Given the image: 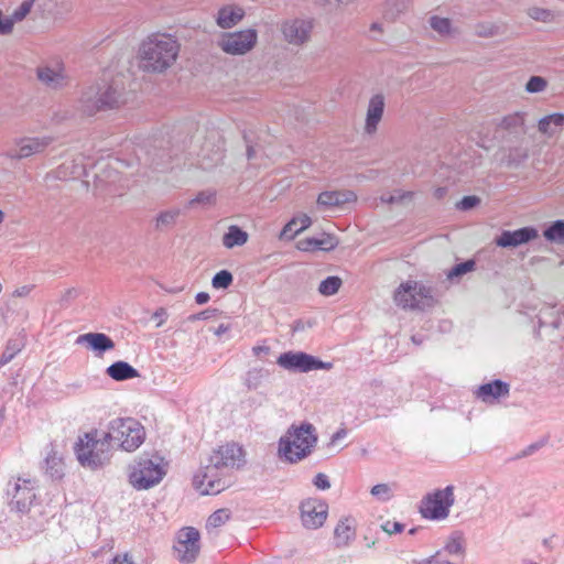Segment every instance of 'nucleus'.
I'll list each match as a JSON object with an SVG mask.
<instances>
[{
  "instance_id": "nucleus-1",
  "label": "nucleus",
  "mask_w": 564,
  "mask_h": 564,
  "mask_svg": "<svg viewBox=\"0 0 564 564\" xmlns=\"http://www.w3.org/2000/svg\"><path fill=\"white\" fill-rule=\"evenodd\" d=\"M245 451L236 443L219 446L209 456V464L193 478V486L202 495H217L230 487L225 473L239 469L245 465Z\"/></svg>"
},
{
  "instance_id": "nucleus-2",
  "label": "nucleus",
  "mask_w": 564,
  "mask_h": 564,
  "mask_svg": "<svg viewBox=\"0 0 564 564\" xmlns=\"http://www.w3.org/2000/svg\"><path fill=\"white\" fill-rule=\"evenodd\" d=\"M180 45L165 34H153L139 48L141 68L148 73H163L176 59Z\"/></svg>"
},
{
  "instance_id": "nucleus-3",
  "label": "nucleus",
  "mask_w": 564,
  "mask_h": 564,
  "mask_svg": "<svg viewBox=\"0 0 564 564\" xmlns=\"http://www.w3.org/2000/svg\"><path fill=\"white\" fill-rule=\"evenodd\" d=\"M75 456L84 468L97 470L110 463L112 445L106 432L94 429L79 436L74 445Z\"/></svg>"
},
{
  "instance_id": "nucleus-4",
  "label": "nucleus",
  "mask_w": 564,
  "mask_h": 564,
  "mask_svg": "<svg viewBox=\"0 0 564 564\" xmlns=\"http://www.w3.org/2000/svg\"><path fill=\"white\" fill-rule=\"evenodd\" d=\"M79 102L84 113L94 116L119 107L121 93L112 84H96L83 90Z\"/></svg>"
},
{
  "instance_id": "nucleus-5",
  "label": "nucleus",
  "mask_w": 564,
  "mask_h": 564,
  "mask_svg": "<svg viewBox=\"0 0 564 564\" xmlns=\"http://www.w3.org/2000/svg\"><path fill=\"white\" fill-rule=\"evenodd\" d=\"M106 437L126 452H134L145 440L144 426L134 417H117L108 424Z\"/></svg>"
},
{
  "instance_id": "nucleus-6",
  "label": "nucleus",
  "mask_w": 564,
  "mask_h": 564,
  "mask_svg": "<svg viewBox=\"0 0 564 564\" xmlns=\"http://www.w3.org/2000/svg\"><path fill=\"white\" fill-rule=\"evenodd\" d=\"M394 302L402 308L424 310L434 304L432 288L417 281L408 280L400 284L394 292Z\"/></svg>"
},
{
  "instance_id": "nucleus-7",
  "label": "nucleus",
  "mask_w": 564,
  "mask_h": 564,
  "mask_svg": "<svg viewBox=\"0 0 564 564\" xmlns=\"http://www.w3.org/2000/svg\"><path fill=\"white\" fill-rule=\"evenodd\" d=\"M6 497L10 511L21 514L28 513L36 500L34 481L20 477L9 480Z\"/></svg>"
},
{
  "instance_id": "nucleus-8",
  "label": "nucleus",
  "mask_w": 564,
  "mask_h": 564,
  "mask_svg": "<svg viewBox=\"0 0 564 564\" xmlns=\"http://www.w3.org/2000/svg\"><path fill=\"white\" fill-rule=\"evenodd\" d=\"M455 502L454 486L436 489L422 499L420 512L424 519L443 520L448 517L449 509Z\"/></svg>"
},
{
  "instance_id": "nucleus-9",
  "label": "nucleus",
  "mask_w": 564,
  "mask_h": 564,
  "mask_svg": "<svg viewBox=\"0 0 564 564\" xmlns=\"http://www.w3.org/2000/svg\"><path fill=\"white\" fill-rule=\"evenodd\" d=\"M276 364L291 372L306 373L313 370H330L333 362L323 361L318 357L310 355L305 351H285L282 352Z\"/></svg>"
},
{
  "instance_id": "nucleus-10",
  "label": "nucleus",
  "mask_w": 564,
  "mask_h": 564,
  "mask_svg": "<svg viewBox=\"0 0 564 564\" xmlns=\"http://www.w3.org/2000/svg\"><path fill=\"white\" fill-rule=\"evenodd\" d=\"M258 32L254 29H247L225 33L220 41V48L230 55H243L250 52L257 44Z\"/></svg>"
},
{
  "instance_id": "nucleus-11",
  "label": "nucleus",
  "mask_w": 564,
  "mask_h": 564,
  "mask_svg": "<svg viewBox=\"0 0 564 564\" xmlns=\"http://www.w3.org/2000/svg\"><path fill=\"white\" fill-rule=\"evenodd\" d=\"M200 534L196 528L185 527L177 533V541L173 549L176 558L182 563H192L198 556Z\"/></svg>"
},
{
  "instance_id": "nucleus-12",
  "label": "nucleus",
  "mask_w": 564,
  "mask_h": 564,
  "mask_svg": "<svg viewBox=\"0 0 564 564\" xmlns=\"http://www.w3.org/2000/svg\"><path fill=\"white\" fill-rule=\"evenodd\" d=\"M139 469L130 474V482L137 490H147L158 485L164 477L165 470L152 459H141Z\"/></svg>"
},
{
  "instance_id": "nucleus-13",
  "label": "nucleus",
  "mask_w": 564,
  "mask_h": 564,
  "mask_svg": "<svg viewBox=\"0 0 564 564\" xmlns=\"http://www.w3.org/2000/svg\"><path fill=\"white\" fill-rule=\"evenodd\" d=\"M288 434L295 437V441L299 442V446H302L301 451L295 452V456L292 458L288 456V462L291 464L297 463L307 457L317 442L315 427L311 423H302L300 426L292 425L288 431Z\"/></svg>"
},
{
  "instance_id": "nucleus-14",
  "label": "nucleus",
  "mask_w": 564,
  "mask_h": 564,
  "mask_svg": "<svg viewBox=\"0 0 564 564\" xmlns=\"http://www.w3.org/2000/svg\"><path fill=\"white\" fill-rule=\"evenodd\" d=\"M302 523L307 529L321 528L328 514V505L325 500L317 498H307L301 502Z\"/></svg>"
},
{
  "instance_id": "nucleus-15",
  "label": "nucleus",
  "mask_w": 564,
  "mask_h": 564,
  "mask_svg": "<svg viewBox=\"0 0 564 564\" xmlns=\"http://www.w3.org/2000/svg\"><path fill=\"white\" fill-rule=\"evenodd\" d=\"M538 237L539 231L535 227L525 226L516 230H502L495 239V242L500 248H517L536 239Z\"/></svg>"
},
{
  "instance_id": "nucleus-16",
  "label": "nucleus",
  "mask_w": 564,
  "mask_h": 564,
  "mask_svg": "<svg viewBox=\"0 0 564 564\" xmlns=\"http://www.w3.org/2000/svg\"><path fill=\"white\" fill-rule=\"evenodd\" d=\"M313 24L302 19L288 20L282 24L281 31L286 42L301 45L310 39Z\"/></svg>"
},
{
  "instance_id": "nucleus-17",
  "label": "nucleus",
  "mask_w": 564,
  "mask_h": 564,
  "mask_svg": "<svg viewBox=\"0 0 564 564\" xmlns=\"http://www.w3.org/2000/svg\"><path fill=\"white\" fill-rule=\"evenodd\" d=\"M510 384L503 380L495 379L490 382L480 384L476 391L479 400L487 404L496 403L500 398L509 395Z\"/></svg>"
},
{
  "instance_id": "nucleus-18",
  "label": "nucleus",
  "mask_w": 564,
  "mask_h": 564,
  "mask_svg": "<svg viewBox=\"0 0 564 564\" xmlns=\"http://www.w3.org/2000/svg\"><path fill=\"white\" fill-rule=\"evenodd\" d=\"M77 345H86L87 349L101 357L106 351L115 348V341L104 333H86L76 339Z\"/></svg>"
},
{
  "instance_id": "nucleus-19",
  "label": "nucleus",
  "mask_w": 564,
  "mask_h": 564,
  "mask_svg": "<svg viewBox=\"0 0 564 564\" xmlns=\"http://www.w3.org/2000/svg\"><path fill=\"white\" fill-rule=\"evenodd\" d=\"M384 107L386 102L382 94H376L369 99L365 121V132L367 134L377 132L378 124L383 117Z\"/></svg>"
},
{
  "instance_id": "nucleus-20",
  "label": "nucleus",
  "mask_w": 564,
  "mask_h": 564,
  "mask_svg": "<svg viewBox=\"0 0 564 564\" xmlns=\"http://www.w3.org/2000/svg\"><path fill=\"white\" fill-rule=\"evenodd\" d=\"M339 243L335 235L323 232L319 237H308L299 242V249L302 251H332Z\"/></svg>"
},
{
  "instance_id": "nucleus-21",
  "label": "nucleus",
  "mask_w": 564,
  "mask_h": 564,
  "mask_svg": "<svg viewBox=\"0 0 564 564\" xmlns=\"http://www.w3.org/2000/svg\"><path fill=\"white\" fill-rule=\"evenodd\" d=\"M53 142L52 137L23 138L18 143L17 156L29 158L42 153Z\"/></svg>"
},
{
  "instance_id": "nucleus-22",
  "label": "nucleus",
  "mask_w": 564,
  "mask_h": 564,
  "mask_svg": "<svg viewBox=\"0 0 564 564\" xmlns=\"http://www.w3.org/2000/svg\"><path fill=\"white\" fill-rule=\"evenodd\" d=\"M356 199L357 195L352 191H325L318 195L317 204L330 208L356 202Z\"/></svg>"
},
{
  "instance_id": "nucleus-23",
  "label": "nucleus",
  "mask_w": 564,
  "mask_h": 564,
  "mask_svg": "<svg viewBox=\"0 0 564 564\" xmlns=\"http://www.w3.org/2000/svg\"><path fill=\"white\" fill-rule=\"evenodd\" d=\"M356 538L355 519L345 517L340 519L334 530V540L337 547H346Z\"/></svg>"
},
{
  "instance_id": "nucleus-24",
  "label": "nucleus",
  "mask_w": 564,
  "mask_h": 564,
  "mask_svg": "<svg viewBox=\"0 0 564 564\" xmlns=\"http://www.w3.org/2000/svg\"><path fill=\"white\" fill-rule=\"evenodd\" d=\"M106 375L118 382L140 377L139 370L123 360L115 361L108 366L106 369Z\"/></svg>"
},
{
  "instance_id": "nucleus-25",
  "label": "nucleus",
  "mask_w": 564,
  "mask_h": 564,
  "mask_svg": "<svg viewBox=\"0 0 564 564\" xmlns=\"http://www.w3.org/2000/svg\"><path fill=\"white\" fill-rule=\"evenodd\" d=\"M245 17L243 9L239 7L225 6L218 10L216 22L221 29H231Z\"/></svg>"
},
{
  "instance_id": "nucleus-26",
  "label": "nucleus",
  "mask_w": 564,
  "mask_h": 564,
  "mask_svg": "<svg viewBox=\"0 0 564 564\" xmlns=\"http://www.w3.org/2000/svg\"><path fill=\"white\" fill-rule=\"evenodd\" d=\"M45 475L53 480H59L64 476V462L54 448L47 452L44 459Z\"/></svg>"
},
{
  "instance_id": "nucleus-27",
  "label": "nucleus",
  "mask_w": 564,
  "mask_h": 564,
  "mask_svg": "<svg viewBox=\"0 0 564 564\" xmlns=\"http://www.w3.org/2000/svg\"><path fill=\"white\" fill-rule=\"evenodd\" d=\"M271 372L263 367H254L249 369L243 377V384L248 390H257L265 381L269 380Z\"/></svg>"
},
{
  "instance_id": "nucleus-28",
  "label": "nucleus",
  "mask_w": 564,
  "mask_h": 564,
  "mask_svg": "<svg viewBox=\"0 0 564 564\" xmlns=\"http://www.w3.org/2000/svg\"><path fill=\"white\" fill-rule=\"evenodd\" d=\"M249 235L247 231L237 225H231L228 227L227 232L223 236V245L227 249H232L235 247L243 246L247 243Z\"/></svg>"
},
{
  "instance_id": "nucleus-29",
  "label": "nucleus",
  "mask_w": 564,
  "mask_h": 564,
  "mask_svg": "<svg viewBox=\"0 0 564 564\" xmlns=\"http://www.w3.org/2000/svg\"><path fill=\"white\" fill-rule=\"evenodd\" d=\"M37 78L50 87L58 88L65 84L63 69H54L48 66L37 68Z\"/></svg>"
},
{
  "instance_id": "nucleus-30",
  "label": "nucleus",
  "mask_w": 564,
  "mask_h": 564,
  "mask_svg": "<svg viewBox=\"0 0 564 564\" xmlns=\"http://www.w3.org/2000/svg\"><path fill=\"white\" fill-rule=\"evenodd\" d=\"M562 128L564 127V113L554 112L541 118L538 122V129L541 133L553 135L555 133V129L552 128Z\"/></svg>"
},
{
  "instance_id": "nucleus-31",
  "label": "nucleus",
  "mask_w": 564,
  "mask_h": 564,
  "mask_svg": "<svg viewBox=\"0 0 564 564\" xmlns=\"http://www.w3.org/2000/svg\"><path fill=\"white\" fill-rule=\"evenodd\" d=\"M525 112L517 111L501 118L498 127L502 130L517 133L523 130Z\"/></svg>"
},
{
  "instance_id": "nucleus-32",
  "label": "nucleus",
  "mask_w": 564,
  "mask_h": 564,
  "mask_svg": "<svg viewBox=\"0 0 564 564\" xmlns=\"http://www.w3.org/2000/svg\"><path fill=\"white\" fill-rule=\"evenodd\" d=\"M544 238L552 242L564 245V219H557L552 221L544 230Z\"/></svg>"
},
{
  "instance_id": "nucleus-33",
  "label": "nucleus",
  "mask_w": 564,
  "mask_h": 564,
  "mask_svg": "<svg viewBox=\"0 0 564 564\" xmlns=\"http://www.w3.org/2000/svg\"><path fill=\"white\" fill-rule=\"evenodd\" d=\"M23 346V341L19 338L9 339L0 356V368L9 364L22 350Z\"/></svg>"
},
{
  "instance_id": "nucleus-34",
  "label": "nucleus",
  "mask_w": 564,
  "mask_h": 564,
  "mask_svg": "<svg viewBox=\"0 0 564 564\" xmlns=\"http://www.w3.org/2000/svg\"><path fill=\"white\" fill-rule=\"evenodd\" d=\"M180 215L181 209L178 208L161 212L156 216L155 228L158 230H163L174 226Z\"/></svg>"
},
{
  "instance_id": "nucleus-35",
  "label": "nucleus",
  "mask_w": 564,
  "mask_h": 564,
  "mask_svg": "<svg viewBox=\"0 0 564 564\" xmlns=\"http://www.w3.org/2000/svg\"><path fill=\"white\" fill-rule=\"evenodd\" d=\"M292 436H282L279 441V455L283 457L288 462V456L293 457L295 456L296 451H301L302 446H299V442L295 441V437L293 440Z\"/></svg>"
},
{
  "instance_id": "nucleus-36",
  "label": "nucleus",
  "mask_w": 564,
  "mask_h": 564,
  "mask_svg": "<svg viewBox=\"0 0 564 564\" xmlns=\"http://www.w3.org/2000/svg\"><path fill=\"white\" fill-rule=\"evenodd\" d=\"M445 551L448 554H464L465 553V545H464V538L463 534L458 531L453 532L444 547L442 549V552Z\"/></svg>"
},
{
  "instance_id": "nucleus-37",
  "label": "nucleus",
  "mask_w": 564,
  "mask_h": 564,
  "mask_svg": "<svg viewBox=\"0 0 564 564\" xmlns=\"http://www.w3.org/2000/svg\"><path fill=\"white\" fill-rule=\"evenodd\" d=\"M341 284L343 281L339 276L330 275L319 283L318 292L324 296H332L339 291Z\"/></svg>"
},
{
  "instance_id": "nucleus-38",
  "label": "nucleus",
  "mask_w": 564,
  "mask_h": 564,
  "mask_svg": "<svg viewBox=\"0 0 564 564\" xmlns=\"http://www.w3.org/2000/svg\"><path fill=\"white\" fill-rule=\"evenodd\" d=\"M529 158L528 149L522 147H514L509 150L507 155V164L509 166H519L524 163Z\"/></svg>"
},
{
  "instance_id": "nucleus-39",
  "label": "nucleus",
  "mask_w": 564,
  "mask_h": 564,
  "mask_svg": "<svg viewBox=\"0 0 564 564\" xmlns=\"http://www.w3.org/2000/svg\"><path fill=\"white\" fill-rule=\"evenodd\" d=\"M230 519V511L228 509H218L214 511L206 521V529H216L225 524Z\"/></svg>"
},
{
  "instance_id": "nucleus-40",
  "label": "nucleus",
  "mask_w": 564,
  "mask_h": 564,
  "mask_svg": "<svg viewBox=\"0 0 564 564\" xmlns=\"http://www.w3.org/2000/svg\"><path fill=\"white\" fill-rule=\"evenodd\" d=\"M475 268L476 261L473 259L459 262L449 270V272L447 273V278L453 281L456 278H460L464 274L474 271Z\"/></svg>"
},
{
  "instance_id": "nucleus-41",
  "label": "nucleus",
  "mask_w": 564,
  "mask_h": 564,
  "mask_svg": "<svg viewBox=\"0 0 564 564\" xmlns=\"http://www.w3.org/2000/svg\"><path fill=\"white\" fill-rule=\"evenodd\" d=\"M234 282L232 273L228 270L218 271L212 279L214 289H228Z\"/></svg>"
},
{
  "instance_id": "nucleus-42",
  "label": "nucleus",
  "mask_w": 564,
  "mask_h": 564,
  "mask_svg": "<svg viewBox=\"0 0 564 564\" xmlns=\"http://www.w3.org/2000/svg\"><path fill=\"white\" fill-rule=\"evenodd\" d=\"M430 25L434 31L444 35V34L449 33L452 24H451L449 19H447V18H441L437 15H433L430 19Z\"/></svg>"
},
{
  "instance_id": "nucleus-43",
  "label": "nucleus",
  "mask_w": 564,
  "mask_h": 564,
  "mask_svg": "<svg viewBox=\"0 0 564 564\" xmlns=\"http://www.w3.org/2000/svg\"><path fill=\"white\" fill-rule=\"evenodd\" d=\"M547 86L545 78L541 76H531L525 84V90L530 94L541 93Z\"/></svg>"
},
{
  "instance_id": "nucleus-44",
  "label": "nucleus",
  "mask_w": 564,
  "mask_h": 564,
  "mask_svg": "<svg viewBox=\"0 0 564 564\" xmlns=\"http://www.w3.org/2000/svg\"><path fill=\"white\" fill-rule=\"evenodd\" d=\"M35 0H24L13 12V20L17 22L23 21L28 14L31 12Z\"/></svg>"
},
{
  "instance_id": "nucleus-45",
  "label": "nucleus",
  "mask_w": 564,
  "mask_h": 564,
  "mask_svg": "<svg viewBox=\"0 0 564 564\" xmlns=\"http://www.w3.org/2000/svg\"><path fill=\"white\" fill-rule=\"evenodd\" d=\"M481 199L476 195H466L456 203V208L462 212L470 210L480 205Z\"/></svg>"
},
{
  "instance_id": "nucleus-46",
  "label": "nucleus",
  "mask_w": 564,
  "mask_h": 564,
  "mask_svg": "<svg viewBox=\"0 0 564 564\" xmlns=\"http://www.w3.org/2000/svg\"><path fill=\"white\" fill-rule=\"evenodd\" d=\"M528 14L535 21L541 22H550L553 19V13L551 10L542 9L538 7L530 8L528 10Z\"/></svg>"
},
{
  "instance_id": "nucleus-47",
  "label": "nucleus",
  "mask_w": 564,
  "mask_h": 564,
  "mask_svg": "<svg viewBox=\"0 0 564 564\" xmlns=\"http://www.w3.org/2000/svg\"><path fill=\"white\" fill-rule=\"evenodd\" d=\"M370 492L380 501H388L392 497L391 488L387 484L375 485Z\"/></svg>"
},
{
  "instance_id": "nucleus-48",
  "label": "nucleus",
  "mask_w": 564,
  "mask_h": 564,
  "mask_svg": "<svg viewBox=\"0 0 564 564\" xmlns=\"http://www.w3.org/2000/svg\"><path fill=\"white\" fill-rule=\"evenodd\" d=\"M17 21L13 20L11 15H4L2 10L0 9V35H8L12 33L14 23Z\"/></svg>"
},
{
  "instance_id": "nucleus-49",
  "label": "nucleus",
  "mask_w": 564,
  "mask_h": 564,
  "mask_svg": "<svg viewBox=\"0 0 564 564\" xmlns=\"http://www.w3.org/2000/svg\"><path fill=\"white\" fill-rule=\"evenodd\" d=\"M215 197H216L215 192L202 191L193 199H191L189 205L191 206H193L195 204L209 205V204L215 203Z\"/></svg>"
},
{
  "instance_id": "nucleus-50",
  "label": "nucleus",
  "mask_w": 564,
  "mask_h": 564,
  "mask_svg": "<svg viewBox=\"0 0 564 564\" xmlns=\"http://www.w3.org/2000/svg\"><path fill=\"white\" fill-rule=\"evenodd\" d=\"M218 313H219L218 308L208 307V308H206V310H204L202 312H198V313H195V314H191L187 317V321L188 322L205 321V319H209L212 317H215Z\"/></svg>"
},
{
  "instance_id": "nucleus-51",
  "label": "nucleus",
  "mask_w": 564,
  "mask_h": 564,
  "mask_svg": "<svg viewBox=\"0 0 564 564\" xmlns=\"http://www.w3.org/2000/svg\"><path fill=\"white\" fill-rule=\"evenodd\" d=\"M442 550L436 551L433 555L421 558V560H412V564H444L447 561L441 560Z\"/></svg>"
},
{
  "instance_id": "nucleus-52",
  "label": "nucleus",
  "mask_w": 564,
  "mask_h": 564,
  "mask_svg": "<svg viewBox=\"0 0 564 564\" xmlns=\"http://www.w3.org/2000/svg\"><path fill=\"white\" fill-rule=\"evenodd\" d=\"M315 325V321L312 319H302L297 318L295 319L292 325L291 329L293 333H301L304 332L306 328H312Z\"/></svg>"
},
{
  "instance_id": "nucleus-53",
  "label": "nucleus",
  "mask_w": 564,
  "mask_h": 564,
  "mask_svg": "<svg viewBox=\"0 0 564 564\" xmlns=\"http://www.w3.org/2000/svg\"><path fill=\"white\" fill-rule=\"evenodd\" d=\"M313 485L321 490H326L330 488V481L327 477V475L323 473H318L313 478Z\"/></svg>"
},
{
  "instance_id": "nucleus-54",
  "label": "nucleus",
  "mask_w": 564,
  "mask_h": 564,
  "mask_svg": "<svg viewBox=\"0 0 564 564\" xmlns=\"http://www.w3.org/2000/svg\"><path fill=\"white\" fill-rule=\"evenodd\" d=\"M382 530L388 534H397L404 530V524L397 521H387L382 524Z\"/></svg>"
},
{
  "instance_id": "nucleus-55",
  "label": "nucleus",
  "mask_w": 564,
  "mask_h": 564,
  "mask_svg": "<svg viewBox=\"0 0 564 564\" xmlns=\"http://www.w3.org/2000/svg\"><path fill=\"white\" fill-rule=\"evenodd\" d=\"M543 314H544V312H543V310H541L540 315L538 316V318H539L538 323H539L540 327H544L546 325H551L555 329L560 328L561 323H562L560 316H555L550 323H547L544 319Z\"/></svg>"
},
{
  "instance_id": "nucleus-56",
  "label": "nucleus",
  "mask_w": 564,
  "mask_h": 564,
  "mask_svg": "<svg viewBox=\"0 0 564 564\" xmlns=\"http://www.w3.org/2000/svg\"><path fill=\"white\" fill-rule=\"evenodd\" d=\"M296 219H297V221H300L301 226L297 229H295L294 235L308 228L312 224V219L306 214H303L301 217H299Z\"/></svg>"
},
{
  "instance_id": "nucleus-57",
  "label": "nucleus",
  "mask_w": 564,
  "mask_h": 564,
  "mask_svg": "<svg viewBox=\"0 0 564 564\" xmlns=\"http://www.w3.org/2000/svg\"><path fill=\"white\" fill-rule=\"evenodd\" d=\"M541 447L539 443H533L527 446L521 454L518 455L519 458L527 457L532 455L535 451H538Z\"/></svg>"
},
{
  "instance_id": "nucleus-58",
  "label": "nucleus",
  "mask_w": 564,
  "mask_h": 564,
  "mask_svg": "<svg viewBox=\"0 0 564 564\" xmlns=\"http://www.w3.org/2000/svg\"><path fill=\"white\" fill-rule=\"evenodd\" d=\"M270 352V347L267 345H258L252 347V354L256 357H260L261 355H268Z\"/></svg>"
},
{
  "instance_id": "nucleus-59",
  "label": "nucleus",
  "mask_w": 564,
  "mask_h": 564,
  "mask_svg": "<svg viewBox=\"0 0 564 564\" xmlns=\"http://www.w3.org/2000/svg\"><path fill=\"white\" fill-rule=\"evenodd\" d=\"M347 435V430L346 429H339L338 431H336L332 437H330V443L334 444L336 442H338L339 440L346 437Z\"/></svg>"
},
{
  "instance_id": "nucleus-60",
  "label": "nucleus",
  "mask_w": 564,
  "mask_h": 564,
  "mask_svg": "<svg viewBox=\"0 0 564 564\" xmlns=\"http://www.w3.org/2000/svg\"><path fill=\"white\" fill-rule=\"evenodd\" d=\"M110 564H134L133 561L126 554L123 557L115 556Z\"/></svg>"
},
{
  "instance_id": "nucleus-61",
  "label": "nucleus",
  "mask_w": 564,
  "mask_h": 564,
  "mask_svg": "<svg viewBox=\"0 0 564 564\" xmlns=\"http://www.w3.org/2000/svg\"><path fill=\"white\" fill-rule=\"evenodd\" d=\"M210 296L207 292H198L195 296V301L197 304L203 305L209 301Z\"/></svg>"
},
{
  "instance_id": "nucleus-62",
  "label": "nucleus",
  "mask_w": 564,
  "mask_h": 564,
  "mask_svg": "<svg viewBox=\"0 0 564 564\" xmlns=\"http://www.w3.org/2000/svg\"><path fill=\"white\" fill-rule=\"evenodd\" d=\"M447 194V187L438 186L434 189L433 195L436 199H443Z\"/></svg>"
},
{
  "instance_id": "nucleus-63",
  "label": "nucleus",
  "mask_w": 564,
  "mask_h": 564,
  "mask_svg": "<svg viewBox=\"0 0 564 564\" xmlns=\"http://www.w3.org/2000/svg\"><path fill=\"white\" fill-rule=\"evenodd\" d=\"M297 224V219L293 218L291 221H289L283 230L281 231V236H286L289 231H292L294 229V226Z\"/></svg>"
},
{
  "instance_id": "nucleus-64",
  "label": "nucleus",
  "mask_w": 564,
  "mask_h": 564,
  "mask_svg": "<svg viewBox=\"0 0 564 564\" xmlns=\"http://www.w3.org/2000/svg\"><path fill=\"white\" fill-rule=\"evenodd\" d=\"M224 159V151L220 147H217V149L213 153L212 160L217 164Z\"/></svg>"
}]
</instances>
